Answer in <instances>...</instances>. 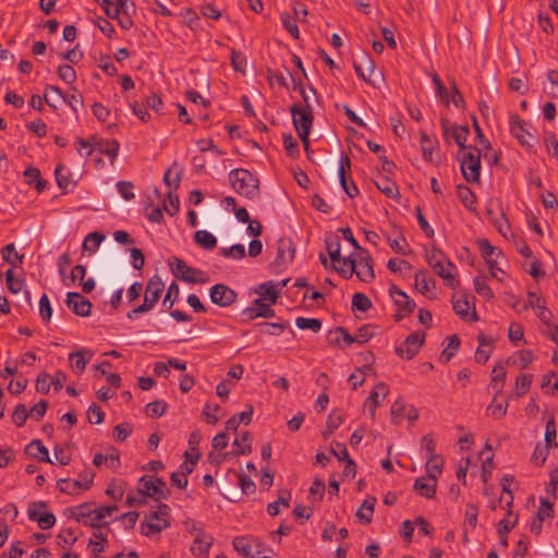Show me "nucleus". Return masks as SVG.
<instances>
[{
  "instance_id": "obj_62",
  "label": "nucleus",
  "mask_w": 558,
  "mask_h": 558,
  "mask_svg": "<svg viewBox=\"0 0 558 558\" xmlns=\"http://www.w3.org/2000/svg\"><path fill=\"white\" fill-rule=\"evenodd\" d=\"M246 63V58L241 51L232 50L231 64L235 71L244 73Z\"/></svg>"
},
{
  "instance_id": "obj_27",
  "label": "nucleus",
  "mask_w": 558,
  "mask_h": 558,
  "mask_svg": "<svg viewBox=\"0 0 558 558\" xmlns=\"http://www.w3.org/2000/svg\"><path fill=\"white\" fill-rule=\"evenodd\" d=\"M28 518L32 521H36L40 529L43 530L50 529L56 523V517L52 512H45L43 514H39L38 511L34 509H28Z\"/></svg>"
},
{
  "instance_id": "obj_39",
  "label": "nucleus",
  "mask_w": 558,
  "mask_h": 558,
  "mask_svg": "<svg viewBox=\"0 0 558 558\" xmlns=\"http://www.w3.org/2000/svg\"><path fill=\"white\" fill-rule=\"evenodd\" d=\"M425 259L428 266L434 269L436 266H439L440 262H446V255L442 251L433 246L430 250H426Z\"/></svg>"
},
{
  "instance_id": "obj_63",
  "label": "nucleus",
  "mask_w": 558,
  "mask_h": 558,
  "mask_svg": "<svg viewBox=\"0 0 558 558\" xmlns=\"http://www.w3.org/2000/svg\"><path fill=\"white\" fill-rule=\"evenodd\" d=\"M221 411V408L218 404L210 405L206 404L203 410V414L206 417V422L208 424H216L219 421V412Z\"/></svg>"
},
{
  "instance_id": "obj_48",
  "label": "nucleus",
  "mask_w": 558,
  "mask_h": 558,
  "mask_svg": "<svg viewBox=\"0 0 558 558\" xmlns=\"http://www.w3.org/2000/svg\"><path fill=\"white\" fill-rule=\"evenodd\" d=\"M405 403L403 399L399 398L391 407L390 415L391 422L396 425L400 424L404 416Z\"/></svg>"
},
{
  "instance_id": "obj_34",
  "label": "nucleus",
  "mask_w": 558,
  "mask_h": 558,
  "mask_svg": "<svg viewBox=\"0 0 558 558\" xmlns=\"http://www.w3.org/2000/svg\"><path fill=\"white\" fill-rule=\"evenodd\" d=\"M256 293L260 296L259 299L269 300L270 303H276L278 299V292L272 281L259 284L256 289Z\"/></svg>"
},
{
  "instance_id": "obj_12",
  "label": "nucleus",
  "mask_w": 558,
  "mask_h": 558,
  "mask_svg": "<svg viewBox=\"0 0 558 558\" xmlns=\"http://www.w3.org/2000/svg\"><path fill=\"white\" fill-rule=\"evenodd\" d=\"M65 304L77 316L87 317L90 315V301L78 292H69L66 294Z\"/></svg>"
},
{
  "instance_id": "obj_60",
  "label": "nucleus",
  "mask_w": 558,
  "mask_h": 558,
  "mask_svg": "<svg viewBox=\"0 0 558 558\" xmlns=\"http://www.w3.org/2000/svg\"><path fill=\"white\" fill-rule=\"evenodd\" d=\"M58 76L68 84H72L76 80L75 70L69 64H62L58 68Z\"/></svg>"
},
{
  "instance_id": "obj_11",
  "label": "nucleus",
  "mask_w": 558,
  "mask_h": 558,
  "mask_svg": "<svg viewBox=\"0 0 558 558\" xmlns=\"http://www.w3.org/2000/svg\"><path fill=\"white\" fill-rule=\"evenodd\" d=\"M209 296L214 304L226 307L236 301V293L226 284L218 283L210 288Z\"/></svg>"
},
{
  "instance_id": "obj_38",
  "label": "nucleus",
  "mask_w": 558,
  "mask_h": 558,
  "mask_svg": "<svg viewBox=\"0 0 558 558\" xmlns=\"http://www.w3.org/2000/svg\"><path fill=\"white\" fill-rule=\"evenodd\" d=\"M534 360V355L530 350L518 351L514 356L507 360V364H519L521 367H526Z\"/></svg>"
},
{
  "instance_id": "obj_18",
  "label": "nucleus",
  "mask_w": 558,
  "mask_h": 558,
  "mask_svg": "<svg viewBox=\"0 0 558 558\" xmlns=\"http://www.w3.org/2000/svg\"><path fill=\"white\" fill-rule=\"evenodd\" d=\"M170 525V522L166 518H160L158 513H151L147 518L146 522L142 524V533L145 536H150L153 534L159 533L162 530L167 529Z\"/></svg>"
},
{
  "instance_id": "obj_26",
  "label": "nucleus",
  "mask_w": 558,
  "mask_h": 558,
  "mask_svg": "<svg viewBox=\"0 0 558 558\" xmlns=\"http://www.w3.org/2000/svg\"><path fill=\"white\" fill-rule=\"evenodd\" d=\"M415 287L424 295L433 292L436 288L434 279H427L426 270H420L415 274Z\"/></svg>"
},
{
  "instance_id": "obj_2",
  "label": "nucleus",
  "mask_w": 558,
  "mask_h": 558,
  "mask_svg": "<svg viewBox=\"0 0 558 558\" xmlns=\"http://www.w3.org/2000/svg\"><path fill=\"white\" fill-rule=\"evenodd\" d=\"M229 182L232 187L242 196L254 199L259 195L258 179L248 170L239 168L229 172Z\"/></svg>"
},
{
  "instance_id": "obj_10",
  "label": "nucleus",
  "mask_w": 558,
  "mask_h": 558,
  "mask_svg": "<svg viewBox=\"0 0 558 558\" xmlns=\"http://www.w3.org/2000/svg\"><path fill=\"white\" fill-rule=\"evenodd\" d=\"M166 487V482L162 478H154L151 476H143L140 480V493L151 497L156 500L167 499V494L163 488Z\"/></svg>"
},
{
  "instance_id": "obj_46",
  "label": "nucleus",
  "mask_w": 558,
  "mask_h": 558,
  "mask_svg": "<svg viewBox=\"0 0 558 558\" xmlns=\"http://www.w3.org/2000/svg\"><path fill=\"white\" fill-rule=\"evenodd\" d=\"M220 255L233 259H242L245 256V247L243 244H234L230 247H222Z\"/></svg>"
},
{
  "instance_id": "obj_9",
  "label": "nucleus",
  "mask_w": 558,
  "mask_h": 558,
  "mask_svg": "<svg viewBox=\"0 0 558 558\" xmlns=\"http://www.w3.org/2000/svg\"><path fill=\"white\" fill-rule=\"evenodd\" d=\"M389 293L399 310V313L395 315V319L397 322L402 320L405 316L410 315L414 311V301H412L409 295L397 286L392 284L389 289Z\"/></svg>"
},
{
  "instance_id": "obj_49",
  "label": "nucleus",
  "mask_w": 558,
  "mask_h": 558,
  "mask_svg": "<svg viewBox=\"0 0 558 558\" xmlns=\"http://www.w3.org/2000/svg\"><path fill=\"white\" fill-rule=\"evenodd\" d=\"M69 360L71 361V367L78 373H83L88 363V359L78 351L71 353Z\"/></svg>"
},
{
  "instance_id": "obj_40",
  "label": "nucleus",
  "mask_w": 558,
  "mask_h": 558,
  "mask_svg": "<svg viewBox=\"0 0 558 558\" xmlns=\"http://www.w3.org/2000/svg\"><path fill=\"white\" fill-rule=\"evenodd\" d=\"M168 409V404L165 401L156 400L153 402H149L146 408L145 412L147 415L151 417H160L162 416Z\"/></svg>"
},
{
  "instance_id": "obj_53",
  "label": "nucleus",
  "mask_w": 558,
  "mask_h": 558,
  "mask_svg": "<svg viewBox=\"0 0 558 558\" xmlns=\"http://www.w3.org/2000/svg\"><path fill=\"white\" fill-rule=\"evenodd\" d=\"M23 257V255L17 254L13 243H10L2 248L3 260L11 264L13 267H15L14 258H19V260L22 262Z\"/></svg>"
},
{
  "instance_id": "obj_41",
  "label": "nucleus",
  "mask_w": 558,
  "mask_h": 558,
  "mask_svg": "<svg viewBox=\"0 0 558 558\" xmlns=\"http://www.w3.org/2000/svg\"><path fill=\"white\" fill-rule=\"evenodd\" d=\"M119 147H120V145L117 141H111V142H107V143L98 141V143H97V149L101 154L107 155L111 160L116 159L118 151H119Z\"/></svg>"
},
{
  "instance_id": "obj_4",
  "label": "nucleus",
  "mask_w": 558,
  "mask_h": 558,
  "mask_svg": "<svg viewBox=\"0 0 558 558\" xmlns=\"http://www.w3.org/2000/svg\"><path fill=\"white\" fill-rule=\"evenodd\" d=\"M290 112L292 114L293 125L298 132V135L301 138L306 153H308V136L314 121L313 109H301L298 104H294L291 106Z\"/></svg>"
},
{
  "instance_id": "obj_61",
  "label": "nucleus",
  "mask_w": 558,
  "mask_h": 558,
  "mask_svg": "<svg viewBox=\"0 0 558 558\" xmlns=\"http://www.w3.org/2000/svg\"><path fill=\"white\" fill-rule=\"evenodd\" d=\"M548 450V446L537 444L531 457L532 462H534L536 465H542L546 461Z\"/></svg>"
},
{
  "instance_id": "obj_59",
  "label": "nucleus",
  "mask_w": 558,
  "mask_h": 558,
  "mask_svg": "<svg viewBox=\"0 0 558 558\" xmlns=\"http://www.w3.org/2000/svg\"><path fill=\"white\" fill-rule=\"evenodd\" d=\"M39 315L45 323L51 319L52 308L47 294H43L39 300Z\"/></svg>"
},
{
  "instance_id": "obj_22",
  "label": "nucleus",
  "mask_w": 558,
  "mask_h": 558,
  "mask_svg": "<svg viewBox=\"0 0 558 558\" xmlns=\"http://www.w3.org/2000/svg\"><path fill=\"white\" fill-rule=\"evenodd\" d=\"M437 480H434V475L430 477L421 476L418 477L414 485L413 489L425 498H433L436 493Z\"/></svg>"
},
{
  "instance_id": "obj_47",
  "label": "nucleus",
  "mask_w": 558,
  "mask_h": 558,
  "mask_svg": "<svg viewBox=\"0 0 558 558\" xmlns=\"http://www.w3.org/2000/svg\"><path fill=\"white\" fill-rule=\"evenodd\" d=\"M252 439H253L252 435L248 432H244L241 435V438H236L233 441V445L239 448V452L241 454H248L252 451V446H251Z\"/></svg>"
},
{
  "instance_id": "obj_33",
  "label": "nucleus",
  "mask_w": 558,
  "mask_h": 558,
  "mask_svg": "<svg viewBox=\"0 0 558 558\" xmlns=\"http://www.w3.org/2000/svg\"><path fill=\"white\" fill-rule=\"evenodd\" d=\"M45 101L53 109H57V100H66V96L57 86H47L44 93Z\"/></svg>"
},
{
  "instance_id": "obj_30",
  "label": "nucleus",
  "mask_w": 558,
  "mask_h": 558,
  "mask_svg": "<svg viewBox=\"0 0 558 558\" xmlns=\"http://www.w3.org/2000/svg\"><path fill=\"white\" fill-rule=\"evenodd\" d=\"M421 146L424 160L428 162H436L437 156H434L436 149V142L429 138L427 134L421 133Z\"/></svg>"
},
{
  "instance_id": "obj_29",
  "label": "nucleus",
  "mask_w": 558,
  "mask_h": 558,
  "mask_svg": "<svg viewBox=\"0 0 558 558\" xmlns=\"http://www.w3.org/2000/svg\"><path fill=\"white\" fill-rule=\"evenodd\" d=\"M454 265L446 257V262H440L433 270L442 279L448 281V286L453 288L457 280L452 274Z\"/></svg>"
},
{
  "instance_id": "obj_15",
  "label": "nucleus",
  "mask_w": 558,
  "mask_h": 558,
  "mask_svg": "<svg viewBox=\"0 0 558 558\" xmlns=\"http://www.w3.org/2000/svg\"><path fill=\"white\" fill-rule=\"evenodd\" d=\"M234 549L240 553L244 558H257L260 550L257 549L260 543L257 539L247 537H235L232 542Z\"/></svg>"
},
{
  "instance_id": "obj_7",
  "label": "nucleus",
  "mask_w": 558,
  "mask_h": 558,
  "mask_svg": "<svg viewBox=\"0 0 558 558\" xmlns=\"http://www.w3.org/2000/svg\"><path fill=\"white\" fill-rule=\"evenodd\" d=\"M95 473L90 470H84L77 480L70 481L68 478H61L58 481L59 489L69 495H75L80 490L88 489L94 480Z\"/></svg>"
},
{
  "instance_id": "obj_44",
  "label": "nucleus",
  "mask_w": 558,
  "mask_h": 558,
  "mask_svg": "<svg viewBox=\"0 0 558 558\" xmlns=\"http://www.w3.org/2000/svg\"><path fill=\"white\" fill-rule=\"evenodd\" d=\"M5 280H7L8 290L11 293L16 294L20 291H22V289L24 287V280L20 279V278H14V272H13L12 268H10L5 272Z\"/></svg>"
},
{
  "instance_id": "obj_28",
  "label": "nucleus",
  "mask_w": 558,
  "mask_h": 558,
  "mask_svg": "<svg viewBox=\"0 0 558 558\" xmlns=\"http://www.w3.org/2000/svg\"><path fill=\"white\" fill-rule=\"evenodd\" d=\"M54 175L58 186L64 192L70 185L75 184L72 178V172L61 163L56 167Z\"/></svg>"
},
{
  "instance_id": "obj_51",
  "label": "nucleus",
  "mask_w": 558,
  "mask_h": 558,
  "mask_svg": "<svg viewBox=\"0 0 558 558\" xmlns=\"http://www.w3.org/2000/svg\"><path fill=\"white\" fill-rule=\"evenodd\" d=\"M185 461L180 465L179 472H183V475L187 477L190 473L193 472L194 466L199 458V453L196 454H190L187 451L184 453Z\"/></svg>"
},
{
  "instance_id": "obj_5",
  "label": "nucleus",
  "mask_w": 558,
  "mask_h": 558,
  "mask_svg": "<svg viewBox=\"0 0 558 558\" xmlns=\"http://www.w3.org/2000/svg\"><path fill=\"white\" fill-rule=\"evenodd\" d=\"M461 171L463 178L470 182H478L480 181V170H481V153L476 147L469 146V150L463 153L461 157Z\"/></svg>"
},
{
  "instance_id": "obj_52",
  "label": "nucleus",
  "mask_w": 558,
  "mask_h": 558,
  "mask_svg": "<svg viewBox=\"0 0 558 558\" xmlns=\"http://www.w3.org/2000/svg\"><path fill=\"white\" fill-rule=\"evenodd\" d=\"M281 22L284 28L290 33V35L294 38H299V28L296 25L295 19L289 13L281 14Z\"/></svg>"
},
{
  "instance_id": "obj_14",
  "label": "nucleus",
  "mask_w": 558,
  "mask_h": 558,
  "mask_svg": "<svg viewBox=\"0 0 558 558\" xmlns=\"http://www.w3.org/2000/svg\"><path fill=\"white\" fill-rule=\"evenodd\" d=\"M295 255V247L290 238L282 236L277 243V256L275 263L278 266H286L291 263Z\"/></svg>"
},
{
  "instance_id": "obj_37",
  "label": "nucleus",
  "mask_w": 558,
  "mask_h": 558,
  "mask_svg": "<svg viewBox=\"0 0 558 558\" xmlns=\"http://www.w3.org/2000/svg\"><path fill=\"white\" fill-rule=\"evenodd\" d=\"M372 307V302L367 295L356 292L352 296V311L366 312Z\"/></svg>"
},
{
  "instance_id": "obj_1",
  "label": "nucleus",
  "mask_w": 558,
  "mask_h": 558,
  "mask_svg": "<svg viewBox=\"0 0 558 558\" xmlns=\"http://www.w3.org/2000/svg\"><path fill=\"white\" fill-rule=\"evenodd\" d=\"M343 265L348 266V269L344 267H336V271L345 279L351 278L353 274L364 282H371L375 278L373 258L365 250H361L356 257L352 255L344 257Z\"/></svg>"
},
{
  "instance_id": "obj_32",
  "label": "nucleus",
  "mask_w": 558,
  "mask_h": 558,
  "mask_svg": "<svg viewBox=\"0 0 558 558\" xmlns=\"http://www.w3.org/2000/svg\"><path fill=\"white\" fill-rule=\"evenodd\" d=\"M457 195H458L459 199L462 202V204L468 209H470V210L474 209L473 205L476 202V196L469 186H466L464 184H459L457 186Z\"/></svg>"
},
{
  "instance_id": "obj_42",
  "label": "nucleus",
  "mask_w": 558,
  "mask_h": 558,
  "mask_svg": "<svg viewBox=\"0 0 558 558\" xmlns=\"http://www.w3.org/2000/svg\"><path fill=\"white\" fill-rule=\"evenodd\" d=\"M295 325L300 329H310L314 332H318L322 329V320L318 318L298 317Z\"/></svg>"
},
{
  "instance_id": "obj_16",
  "label": "nucleus",
  "mask_w": 558,
  "mask_h": 558,
  "mask_svg": "<svg viewBox=\"0 0 558 558\" xmlns=\"http://www.w3.org/2000/svg\"><path fill=\"white\" fill-rule=\"evenodd\" d=\"M477 246L481 250V254L489 269H495L496 266H498L496 257L502 255L501 251L498 247L492 245L487 239L477 240Z\"/></svg>"
},
{
  "instance_id": "obj_57",
  "label": "nucleus",
  "mask_w": 558,
  "mask_h": 558,
  "mask_svg": "<svg viewBox=\"0 0 558 558\" xmlns=\"http://www.w3.org/2000/svg\"><path fill=\"white\" fill-rule=\"evenodd\" d=\"M387 268L391 272L402 274L412 268L411 264L404 259L390 258L387 263Z\"/></svg>"
},
{
  "instance_id": "obj_19",
  "label": "nucleus",
  "mask_w": 558,
  "mask_h": 558,
  "mask_svg": "<svg viewBox=\"0 0 558 558\" xmlns=\"http://www.w3.org/2000/svg\"><path fill=\"white\" fill-rule=\"evenodd\" d=\"M537 308V316L542 323L549 325L553 318L551 312L545 306V301L538 296L535 292L527 293V304L525 307Z\"/></svg>"
},
{
  "instance_id": "obj_13",
  "label": "nucleus",
  "mask_w": 558,
  "mask_h": 558,
  "mask_svg": "<svg viewBox=\"0 0 558 558\" xmlns=\"http://www.w3.org/2000/svg\"><path fill=\"white\" fill-rule=\"evenodd\" d=\"M510 133L523 146H532L531 140L534 138L525 122L518 116L513 114L510 118Z\"/></svg>"
},
{
  "instance_id": "obj_20",
  "label": "nucleus",
  "mask_w": 558,
  "mask_h": 558,
  "mask_svg": "<svg viewBox=\"0 0 558 558\" xmlns=\"http://www.w3.org/2000/svg\"><path fill=\"white\" fill-rule=\"evenodd\" d=\"M213 545V537L207 535L204 531H198L194 537L191 550L199 558H207L208 550Z\"/></svg>"
},
{
  "instance_id": "obj_21",
  "label": "nucleus",
  "mask_w": 558,
  "mask_h": 558,
  "mask_svg": "<svg viewBox=\"0 0 558 558\" xmlns=\"http://www.w3.org/2000/svg\"><path fill=\"white\" fill-rule=\"evenodd\" d=\"M387 393H388V387L385 383L376 384L375 387L373 388V390L371 391L368 398L366 399V401L364 403V408L368 409L372 418H374L376 408L379 404V401H378L379 396H381L384 399L387 396Z\"/></svg>"
},
{
  "instance_id": "obj_56",
  "label": "nucleus",
  "mask_w": 558,
  "mask_h": 558,
  "mask_svg": "<svg viewBox=\"0 0 558 558\" xmlns=\"http://www.w3.org/2000/svg\"><path fill=\"white\" fill-rule=\"evenodd\" d=\"M163 205L161 207H154L151 204H149L145 208V215L149 221L160 223L163 220Z\"/></svg>"
},
{
  "instance_id": "obj_17",
  "label": "nucleus",
  "mask_w": 558,
  "mask_h": 558,
  "mask_svg": "<svg viewBox=\"0 0 558 558\" xmlns=\"http://www.w3.org/2000/svg\"><path fill=\"white\" fill-rule=\"evenodd\" d=\"M441 124H442L445 136H447L450 132L452 138L454 140V142L459 146V148L461 150L468 151L469 146L465 145V142L468 140V136L470 135L469 128L466 125L465 126L451 125L450 128H448V125L446 124V122L444 120H442Z\"/></svg>"
},
{
  "instance_id": "obj_31",
  "label": "nucleus",
  "mask_w": 558,
  "mask_h": 558,
  "mask_svg": "<svg viewBox=\"0 0 558 558\" xmlns=\"http://www.w3.org/2000/svg\"><path fill=\"white\" fill-rule=\"evenodd\" d=\"M194 240L204 250H213L217 245L216 236L206 230L196 231Z\"/></svg>"
},
{
  "instance_id": "obj_45",
  "label": "nucleus",
  "mask_w": 558,
  "mask_h": 558,
  "mask_svg": "<svg viewBox=\"0 0 558 558\" xmlns=\"http://www.w3.org/2000/svg\"><path fill=\"white\" fill-rule=\"evenodd\" d=\"M533 376L530 374H521L515 379V395L523 396L531 387Z\"/></svg>"
},
{
  "instance_id": "obj_58",
  "label": "nucleus",
  "mask_w": 558,
  "mask_h": 558,
  "mask_svg": "<svg viewBox=\"0 0 558 558\" xmlns=\"http://www.w3.org/2000/svg\"><path fill=\"white\" fill-rule=\"evenodd\" d=\"M105 412L96 403H92L87 410V420L93 424H100L104 421Z\"/></svg>"
},
{
  "instance_id": "obj_36",
  "label": "nucleus",
  "mask_w": 558,
  "mask_h": 558,
  "mask_svg": "<svg viewBox=\"0 0 558 558\" xmlns=\"http://www.w3.org/2000/svg\"><path fill=\"white\" fill-rule=\"evenodd\" d=\"M448 345L440 354V361L448 363L460 347V339L457 335L447 338Z\"/></svg>"
},
{
  "instance_id": "obj_50",
  "label": "nucleus",
  "mask_w": 558,
  "mask_h": 558,
  "mask_svg": "<svg viewBox=\"0 0 558 558\" xmlns=\"http://www.w3.org/2000/svg\"><path fill=\"white\" fill-rule=\"evenodd\" d=\"M28 416L26 407L23 403H20L13 410L12 421L16 426L21 427L25 424Z\"/></svg>"
},
{
  "instance_id": "obj_55",
  "label": "nucleus",
  "mask_w": 558,
  "mask_h": 558,
  "mask_svg": "<svg viewBox=\"0 0 558 558\" xmlns=\"http://www.w3.org/2000/svg\"><path fill=\"white\" fill-rule=\"evenodd\" d=\"M57 543L61 547L71 546L76 542V536L72 529H64L57 535Z\"/></svg>"
},
{
  "instance_id": "obj_24",
  "label": "nucleus",
  "mask_w": 558,
  "mask_h": 558,
  "mask_svg": "<svg viewBox=\"0 0 558 558\" xmlns=\"http://www.w3.org/2000/svg\"><path fill=\"white\" fill-rule=\"evenodd\" d=\"M376 501H377L376 498L373 496L367 497L364 500L362 506L356 511V517L360 520V522H362L364 524H368L372 522Z\"/></svg>"
},
{
  "instance_id": "obj_3",
  "label": "nucleus",
  "mask_w": 558,
  "mask_h": 558,
  "mask_svg": "<svg viewBox=\"0 0 558 558\" xmlns=\"http://www.w3.org/2000/svg\"><path fill=\"white\" fill-rule=\"evenodd\" d=\"M163 288L165 284L162 279L158 275L153 276L146 284L144 301H142L140 306L130 311L126 314V317L129 319H133L136 315L150 311L158 302Z\"/></svg>"
},
{
  "instance_id": "obj_54",
  "label": "nucleus",
  "mask_w": 558,
  "mask_h": 558,
  "mask_svg": "<svg viewBox=\"0 0 558 558\" xmlns=\"http://www.w3.org/2000/svg\"><path fill=\"white\" fill-rule=\"evenodd\" d=\"M452 305H453V311L460 317H466L469 315L471 304L466 298L460 296V298L453 300Z\"/></svg>"
},
{
  "instance_id": "obj_35",
  "label": "nucleus",
  "mask_w": 558,
  "mask_h": 558,
  "mask_svg": "<svg viewBox=\"0 0 558 558\" xmlns=\"http://www.w3.org/2000/svg\"><path fill=\"white\" fill-rule=\"evenodd\" d=\"M444 465V461L440 456L436 457H427L426 461V473L427 477L432 478V475H434V480H437V476L441 473Z\"/></svg>"
},
{
  "instance_id": "obj_23",
  "label": "nucleus",
  "mask_w": 558,
  "mask_h": 558,
  "mask_svg": "<svg viewBox=\"0 0 558 558\" xmlns=\"http://www.w3.org/2000/svg\"><path fill=\"white\" fill-rule=\"evenodd\" d=\"M25 451L31 457L37 459L41 462L53 463L49 458L48 449L43 445L40 440H33L29 445L26 446Z\"/></svg>"
},
{
  "instance_id": "obj_6",
  "label": "nucleus",
  "mask_w": 558,
  "mask_h": 558,
  "mask_svg": "<svg viewBox=\"0 0 558 558\" xmlns=\"http://www.w3.org/2000/svg\"><path fill=\"white\" fill-rule=\"evenodd\" d=\"M169 266L173 275L185 282L190 283H204L206 279L203 278V271L193 267H190L181 258L173 257L169 259Z\"/></svg>"
},
{
  "instance_id": "obj_43",
  "label": "nucleus",
  "mask_w": 558,
  "mask_h": 558,
  "mask_svg": "<svg viewBox=\"0 0 558 558\" xmlns=\"http://www.w3.org/2000/svg\"><path fill=\"white\" fill-rule=\"evenodd\" d=\"M104 239L105 235L100 232H92L85 238L83 242V248L89 252H95Z\"/></svg>"
},
{
  "instance_id": "obj_64",
  "label": "nucleus",
  "mask_w": 558,
  "mask_h": 558,
  "mask_svg": "<svg viewBox=\"0 0 558 558\" xmlns=\"http://www.w3.org/2000/svg\"><path fill=\"white\" fill-rule=\"evenodd\" d=\"M374 335H375V332L373 330V327L365 325V326L360 327L356 330V333L354 335V340H356V343L362 344V343L367 342L369 339H372L374 337Z\"/></svg>"
},
{
  "instance_id": "obj_8",
  "label": "nucleus",
  "mask_w": 558,
  "mask_h": 558,
  "mask_svg": "<svg viewBox=\"0 0 558 558\" xmlns=\"http://www.w3.org/2000/svg\"><path fill=\"white\" fill-rule=\"evenodd\" d=\"M425 340V332L416 331L410 333L403 342L396 348V354L400 357L411 360L420 351Z\"/></svg>"
},
{
  "instance_id": "obj_25",
  "label": "nucleus",
  "mask_w": 558,
  "mask_h": 558,
  "mask_svg": "<svg viewBox=\"0 0 558 558\" xmlns=\"http://www.w3.org/2000/svg\"><path fill=\"white\" fill-rule=\"evenodd\" d=\"M374 183L387 197L395 198L399 196L397 184L387 177L378 175L377 179L374 180Z\"/></svg>"
}]
</instances>
